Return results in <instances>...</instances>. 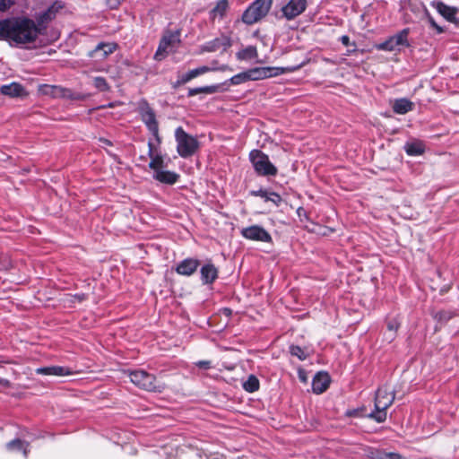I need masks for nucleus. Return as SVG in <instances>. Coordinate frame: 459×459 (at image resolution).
Here are the masks:
<instances>
[{"label": "nucleus", "instance_id": "obj_1", "mask_svg": "<svg viewBox=\"0 0 459 459\" xmlns=\"http://www.w3.org/2000/svg\"><path fill=\"white\" fill-rule=\"evenodd\" d=\"M39 34V28L29 18H11L0 21V40L16 45L32 43Z\"/></svg>", "mask_w": 459, "mask_h": 459}, {"label": "nucleus", "instance_id": "obj_2", "mask_svg": "<svg viewBox=\"0 0 459 459\" xmlns=\"http://www.w3.org/2000/svg\"><path fill=\"white\" fill-rule=\"evenodd\" d=\"M394 401V394L393 392H389L385 386L378 388L375 396V410L368 417L378 423L385 421L386 410L393 404Z\"/></svg>", "mask_w": 459, "mask_h": 459}, {"label": "nucleus", "instance_id": "obj_3", "mask_svg": "<svg viewBox=\"0 0 459 459\" xmlns=\"http://www.w3.org/2000/svg\"><path fill=\"white\" fill-rule=\"evenodd\" d=\"M130 381L137 387L148 392L161 393L165 389V384L157 381L156 377L143 369L128 372Z\"/></svg>", "mask_w": 459, "mask_h": 459}, {"label": "nucleus", "instance_id": "obj_4", "mask_svg": "<svg viewBox=\"0 0 459 459\" xmlns=\"http://www.w3.org/2000/svg\"><path fill=\"white\" fill-rule=\"evenodd\" d=\"M175 139L177 142V152L182 158L193 156L199 149L198 140L187 134L181 126L176 129Z\"/></svg>", "mask_w": 459, "mask_h": 459}, {"label": "nucleus", "instance_id": "obj_5", "mask_svg": "<svg viewBox=\"0 0 459 459\" xmlns=\"http://www.w3.org/2000/svg\"><path fill=\"white\" fill-rule=\"evenodd\" d=\"M273 0H255L243 13L242 22L251 25L264 18L272 7Z\"/></svg>", "mask_w": 459, "mask_h": 459}, {"label": "nucleus", "instance_id": "obj_6", "mask_svg": "<svg viewBox=\"0 0 459 459\" xmlns=\"http://www.w3.org/2000/svg\"><path fill=\"white\" fill-rule=\"evenodd\" d=\"M180 34V30L166 31L160 41L159 47L154 55V59L161 61L169 53L175 51L181 42Z\"/></svg>", "mask_w": 459, "mask_h": 459}, {"label": "nucleus", "instance_id": "obj_7", "mask_svg": "<svg viewBox=\"0 0 459 459\" xmlns=\"http://www.w3.org/2000/svg\"><path fill=\"white\" fill-rule=\"evenodd\" d=\"M306 62H302L299 65L286 67H255L248 70L249 79L250 81H258L278 76L283 74L293 73L304 66Z\"/></svg>", "mask_w": 459, "mask_h": 459}, {"label": "nucleus", "instance_id": "obj_8", "mask_svg": "<svg viewBox=\"0 0 459 459\" xmlns=\"http://www.w3.org/2000/svg\"><path fill=\"white\" fill-rule=\"evenodd\" d=\"M249 160L255 171L260 176H275L278 172L276 167L270 161L267 154L260 150H252Z\"/></svg>", "mask_w": 459, "mask_h": 459}, {"label": "nucleus", "instance_id": "obj_9", "mask_svg": "<svg viewBox=\"0 0 459 459\" xmlns=\"http://www.w3.org/2000/svg\"><path fill=\"white\" fill-rule=\"evenodd\" d=\"M138 112L141 116L142 121L144 123L148 130L154 136L158 143H160V137L159 134V124L156 119L154 110L150 107L146 100H141L138 104Z\"/></svg>", "mask_w": 459, "mask_h": 459}, {"label": "nucleus", "instance_id": "obj_10", "mask_svg": "<svg viewBox=\"0 0 459 459\" xmlns=\"http://www.w3.org/2000/svg\"><path fill=\"white\" fill-rule=\"evenodd\" d=\"M39 91L43 95L51 96L53 98H65L70 100H84L85 96L74 92L69 89L63 88L61 86H56V85H40L39 86Z\"/></svg>", "mask_w": 459, "mask_h": 459}, {"label": "nucleus", "instance_id": "obj_11", "mask_svg": "<svg viewBox=\"0 0 459 459\" xmlns=\"http://www.w3.org/2000/svg\"><path fill=\"white\" fill-rule=\"evenodd\" d=\"M231 47V39L229 36L221 34L200 47V53L205 52H225Z\"/></svg>", "mask_w": 459, "mask_h": 459}, {"label": "nucleus", "instance_id": "obj_12", "mask_svg": "<svg viewBox=\"0 0 459 459\" xmlns=\"http://www.w3.org/2000/svg\"><path fill=\"white\" fill-rule=\"evenodd\" d=\"M241 235L250 240L262 241V242H271L272 237L271 235L261 226L253 225L250 227H247L242 229Z\"/></svg>", "mask_w": 459, "mask_h": 459}, {"label": "nucleus", "instance_id": "obj_13", "mask_svg": "<svg viewBox=\"0 0 459 459\" xmlns=\"http://www.w3.org/2000/svg\"><path fill=\"white\" fill-rule=\"evenodd\" d=\"M307 7V0H290L282 8L281 12L287 20H292L301 14Z\"/></svg>", "mask_w": 459, "mask_h": 459}, {"label": "nucleus", "instance_id": "obj_14", "mask_svg": "<svg viewBox=\"0 0 459 459\" xmlns=\"http://www.w3.org/2000/svg\"><path fill=\"white\" fill-rule=\"evenodd\" d=\"M117 48L116 43H100L94 50L91 51V56L97 60H103L112 54Z\"/></svg>", "mask_w": 459, "mask_h": 459}, {"label": "nucleus", "instance_id": "obj_15", "mask_svg": "<svg viewBox=\"0 0 459 459\" xmlns=\"http://www.w3.org/2000/svg\"><path fill=\"white\" fill-rule=\"evenodd\" d=\"M330 377L326 372L317 373L312 381V389L316 394L324 393L329 386Z\"/></svg>", "mask_w": 459, "mask_h": 459}, {"label": "nucleus", "instance_id": "obj_16", "mask_svg": "<svg viewBox=\"0 0 459 459\" xmlns=\"http://www.w3.org/2000/svg\"><path fill=\"white\" fill-rule=\"evenodd\" d=\"M198 266L199 261L197 259L186 258L178 264L176 271L178 274L190 276L196 271Z\"/></svg>", "mask_w": 459, "mask_h": 459}, {"label": "nucleus", "instance_id": "obj_17", "mask_svg": "<svg viewBox=\"0 0 459 459\" xmlns=\"http://www.w3.org/2000/svg\"><path fill=\"white\" fill-rule=\"evenodd\" d=\"M436 10L441 14L446 20L450 22H456V15L458 13V8L449 6L443 2H437L433 4Z\"/></svg>", "mask_w": 459, "mask_h": 459}, {"label": "nucleus", "instance_id": "obj_18", "mask_svg": "<svg viewBox=\"0 0 459 459\" xmlns=\"http://www.w3.org/2000/svg\"><path fill=\"white\" fill-rule=\"evenodd\" d=\"M37 374L39 375H49V376H58L65 377L72 375V371L69 368L62 367V366H50V367H43L36 369Z\"/></svg>", "mask_w": 459, "mask_h": 459}, {"label": "nucleus", "instance_id": "obj_19", "mask_svg": "<svg viewBox=\"0 0 459 459\" xmlns=\"http://www.w3.org/2000/svg\"><path fill=\"white\" fill-rule=\"evenodd\" d=\"M0 92L12 98L22 97L26 94L23 86L18 82H12L10 84L2 85L0 88Z\"/></svg>", "mask_w": 459, "mask_h": 459}, {"label": "nucleus", "instance_id": "obj_20", "mask_svg": "<svg viewBox=\"0 0 459 459\" xmlns=\"http://www.w3.org/2000/svg\"><path fill=\"white\" fill-rule=\"evenodd\" d=\"M149 152L148 155L151 158V161L149 163V167L154 170V173L157 170L163 169L164 167V160L160 153L155 152L153 144L152 142L148 143Z\"/></svg>", "mask_w": 459, "mask_h": 459}, {"label": "nucleus", "instance_id": "obj_21", "mask_svg": "<svg viewBox=\"0 0 459 459\" xmlns=\"http://www.w3.org/2000/svg\"><path fill=\"white\" fill-rule=\"evenodd\" d=\"M153 177L158 181L169 185L175 184L179 178V176L177 173L169 170H164L163 169L157 170V172L154 173Z\"/></svg>", "mask_w": 459, "mask_h": 459}, {"label": "nucleus", "instance_id": "obj_22", "mask_svg": "<svg viewBox=\"0 0 459 459\" xmlns=\"http://www.w3.org/2000/svg\"><path fill=\"white\" fill-rule=\"evenodd\" d=\"M413 108V102L405 98L397 99L393 104L394 112L400 115L408 113L409 111L412 110Z\"/></svg>", "mask_w": 459, "mask_h": 459}, {"label": "nucleus", "instance_id": "obj_23", "mask_svg": "<svg viewBox=\"0 0 459 459\" xmlns=\"http://www.w3.org/2000/svg\"><path fill=\"white\" fill-rule=\"evenodd\" d=\"M218 276L216 267L212 264H207L201 268V277L204 283H212Z\"/></svg>", "mask_w": 459, "mask_h": 459}, {"label": "nucleus", "instance_id": "obj_24", "mask_svg": "<svg viewBox=\"0 0 459 459\" xmlns=\"http://www.w3.org/2000/svg\"><path fill=\"white\" fill-rule=\"evenodd\" d=\"M251 195H255V196H260V197L264 198L266 202H272L276 206H279L281 204V203L282 202V199L280 195H278L277 193H274V192H268L264 189H259L257 191H252Z\"/></svg>", "mask_w": 459, "mask_h": 459}, {"label": "nucleus", "instance_id": "obj_25", "mask_svg": "<svg viewBox=\"0 0 459 459\" xmlns=\"http://www.w3.org/2000/svg\"><path fill=\"white\" fill-rule=\"evenodd\" d=\"M228 7V0H220L219 2H217L216 5L210 11V19L212 21H214L217 18L222 19L226 14Z\"/></svg>", "mask_w": 459, "mask_h": 459}, {"label": "nucleus", "instance_id": "obj_26", "mask_svg": "<svg viewBox=\"0 0 459 459\" xmlns=\"http://www.w3.org/2000/svg\"><path fill=\"white\" fill-rule=\"evenodd\" d=\"M258 56L257 49L255 46H248L236 53V57L240 61H248Z\"/></svg>", "mask_w": 459, "mask_h": 459}, {"label": "nucleus", "instance_id": "obj_27", "mask_svg": "<svg viewBox=\"0 0 459 459\" xmlns=\"http://www.w3.org/2000/svg\"><path fill=\"white\" fill-rule=\"evenodd\" d=\"M405 152L410 156L421 155L425 151V146L421 142L407 143L404 146Z\"/></svg>", "mask_w": 459, "mask_h": 459}, {"label": "nucleus", "instance_id": "obj_28", "mask_svg": "<svg viewBox=\"0 0 459 459\" xmlns=\"http://www.w3.org/2000/svg\"><path fill=\"white\" fill-rule=\"evenodd\" d=\"M370 457L372 459H402L403 456L394 452H385L384 450L376 449L371 452Z\"/></svg>", "mask_w": 459, "mask_h": 459}, {"label": "nucleus", "instance_id": "obj_29", "mask_svg": "<svg viewBox=\"0 0 459 459\" xmlns=\"http://www.w3.org/2000/svg\"><path fill=\"white\" fill-rule=\"evenodd\" d=\"M400 327V323L396 318H392L387 321V333L386 339L389 340V342L393 341L396 335L397 330Z\"/></svg>", "mask_w": 459, "mask_h": 459}, {"label": "nucleus", "instance_id": "obj_30", "mask_svg": "<svg viewBox=\"0 0 459 459\" xmlns=\"http://www.w3.org/2000/svg\"><path fill=\"white\" fill-rule=\"evenodd\" d=\"M243 388L249 393L255 392L259 389V380L255 376L250 375L243 383Z\"/></svg>", "mask_w": 459, "mask_h": 459}, {"label": "nucleus", "instance_id": "obj_31", "mask_svg": "<svg viewBox=\"0 0 459 459\" xmlns=\"http://www.w3.org/2000/svg\"><path fill=\"white\" fill-rule=\"evenodd\" d=\"M36 26L39 28V33H41L42 30L47 28V24L50 22L53 18L46 11H44L36 17Z\"/></svg>", "mask_w": 459, "mask_h": 459}, {"label": "nucleus", "instance_id": "obj_32", "mask_svg": "<svg viewBox=\"0 0 459 459\" xmlns=\"http://www.w3.org/2000/svg\"><path fill=\"white\" fill-rule=\"evenodd\" d=\"M408 34L409 30L404 29L398 32L397 34L392 36L393 39L394 40L395 44L399 48L400 46H409L408 43Z\"/></svg>", "mask_w": 459, "mask_h": 459}, {"label": "nucleus", "instance_id": "obj_33", "mask_svg": "<svg viewBox=\"0 0 459 459\" xmlns=\"http://www.w3.org/2000/svg\"><path fill=\"white\" fill-rule=\"evenodd\" d=\"M27 447L28 444L21 439H14L7 444V448L9 450L22 451L25 456L27 455Z\"/></svg>", "mask_w": 459, "mask_h": 459}, {"label": "nucleus", "instance_id": "obj_34", "mask_svg": "<svg viewBox=\"0 0 459 459\" xmlns=\"http://www.w3.org/2000/svg\"><path fill=\"white\" fill-rule=\"evenodd\" d=\"M230 81V83L233 85H238L247 81H250L248 70L233 75Z\"/></svg>", "mask_w": 459, "mask_h": 459}, {"label": "nucleus", "instance_id": "obj_35", "mask_svg": "<svg viewBox=\"0 0 459 459\" xmlns=\"http://www.w3.org/2000/svg\"><path fill=\"white\" fill-rule=\"evenodd\" d=\"M93 84L100 91H108L110 89L108 83L107 82V81L104 77H100V76L94 77Z\"/></svg>", "mask_w": 459, "mask_h": 459}, {"label": "nucleus", "instance_id": "obj_36", "mask_svg": "<svg viewBox=\"0 0 459 459\" xmlns=\"http://www.w3.org/2000/svg\"><path fill=\"white\" fill-rule=\"evenodd\" d=\"M398 47L392 37L377 46V49L385 51H394Z\"/></svg>", "mask_w": 459, "mask_h": 459}, {"label": "nucleus", "instance_id": "obj_37", "mask_svg": "<svg viewBox=\"0 0 459 459\" xmlns=\"http://www.w3.org/2000/svg\"><path fill=\"white\" fill-rule=\"evenodd\" d=\"M214 91V87L205 86L199 88H192L188 90V96L192 97L199 93H212Z\"/></svg>", "mask_w": 459, "mask_h": 459}, {"label": "nucleus", "instance_id": "obj_38", "mask_svg": "<svg viewBox=\"0 0 459 459\" xmlns=\"http://www.w3.org/2000/svg\"><path fill=\"white\" fill-rule=\"evenodd\" d=\"M64 7V4L60 1L54 2L46 12L54 19L56 13Z\"/></svg>", "mask_w": 459, "mask_h": 459}, {"label": "nucleus", "instance_id": "obj_39", "mask_svg": "<svg viewBox=\"0 0 459 459\" xmlns=\"http://www.w3.org/2000/svg\"><path fill=\"white\" fill-rule=\"evenodd\" d=\"M197 77L195 69L190 70L186 74H183L177 82V85L185 84L191 81L192 79Z\"/></svg>", "mask_w": 459, "mask_h": 459}, {"label": "nucleus", "instance_id": "obj_40", "mask_svg": "<svg viewBox=\"0 0 459 459\" xmlns=\"http://www.w3.org/2000/svg\"><path fill=\"white\" fill-rule=\"evenodd\" d=\"M290 352L292 356L298 357L300 360H304L307 358V355L302 348L297 345H291L290 347Z\"/></svg>", "mask_w": 459, "mask_h": 459}, {"label": "nucleus", "instance_id": "obj_41", "mask_svg": "<svg viewBox=\"0 0 459 459\" xmlns=\"http://www.w3.org/2000/svg\"><path fill=\"white\" fill-rule=\"evenodd\" d=\"M14 3L15 0H0V12L9 9Z\"/></svg>", "mask_w": 459, "mask_h": 459}, {"label": "nucleus", "instance_id": "obj_42", "mask_svg": "<svg viewBox=\"0 0 459 459\" xmlns=\"http://www.w3.org/2000/svg\"><path fill=\"white\" fill-rule=\"evenodd\" d=\"M212 70V69L208 67V66H200V67L195 69L197 76H199L201 74H205L207 72H210Z\"/></svg>", "mask_w": 459, "mask_h": 459}, {"label": "nucleus", "instance_id": "obj_43", "mask_svg": "<svg viewBox=\"0 0 459 459\" xmlns=\"http://www.w3.org/2000/svg\"><path fill=\"white\" fill-rule=\"evenodd\" d=\"M196 366L200 368L208 369L211 368V361L210 360H200L196 362Z\"/></svg>", "mask_w": 459, "mask_h": 459}, {"label": "nucleus", "instance_id": "obj_44", "mask_svg": "<svg viewBox=\"0 0 459 459\" xmlns=\"http://www.w3.org/2000/svg\"><path fill=\"white\" fill-rule=\"evenodd\" d=\"M341 42L344 45V46H350L351 45V42H350V38L349 36L347 35H343L341 37Z\"/></svg>", "mask_w": 459, "mask_h": 459}, {"label": "nucleus", "instance_id": "obj_45", "mask_svg": "<svg viewBox=\"0 0 459 459\" xmlns=\"http://www.w3.org/2000/svg\"><path fill=\"white\" fill-rule=\"evenodd\" d=\"M123 1L124 0H108V3L110 7L115 8Z\"/></svg>", "mask_w": 459, "mask_h": 459}, {"label": "nucleus", "instance_id": "obj_46", "mask_svg": "<svg viewBox=\"0 0 459 459\" xmlns=\"http://www.w3.org/2000/svg\"><path fill=\"white\" fill-rule=\"evenodd\" d=\"M429 22H430L431 26L434 27L437 30L438 33L443 32V29L441 27H439L433 19H429Z\"/></svg>", "mask_w": 459, "mask_h": 459}, {"label": "nucleus", "instance_id": "obj_47", "mask_svg": "<svg viewBox=\"0 0 459 459\" xmlns=\"http://www.w3.org/2000/svg\"><path fill=\"white\" fill-rule=\"evenodd\" d=\"M0 385L4 386V387H10L11 386V382L9 380H7V379L0 377Z\"/></svg>", "mask_w": 459, "mask_h": 459}, {"label": "nucleus", "instance_id": "obj_48", "mask_svg": "<svg viewBox=\"0 0 459 459\" xmlns=\"http://www.w3.org/2000/svg\"><path fill=\"white\" fill-rule=\"evenodd\" d=\"M75 299H77L79 301H82L85 299V295L84 294H77L74 296Z\"/></svg>", "mask_w": 459, "mask_h": 459}, {"label": "nucleus", "instance_id": "obj_49", "mask_svg": "<svg viewBox=\"0 0 459 459\" xmlns=\"http://www.w3.org/2000/svg\"><path fill=\"white\" fill-rule=\"evenodd\" d=\"M355 50H356L355 48H354V49H349V50H347L346 55H347V56H349V55H351L352 52H354Z\"/></svg>", "mask_w": 459, "mask_h": 459}, {"label": "nucleus", "instance_id": "obj_50", "mask_svg": "<svg viewBox=\"0 0 459 459\" xmlns=\"http://www.w3.org/2000/svg\"><path fill=\"white\" fill-rule=\"evenodd\" d=\"M226 67H227V66H225V65H224V66H222L221 68H220V70H222V71H223V70H225V69H226Z\"/></svg>", "mask_w": 459, "mask_h": 459}, {"label": "nucleus", "instance_id": "obj_51", "mask_svg": "<svg viewBox=\"0 0 459 459\" xmlns=\"http://www.w3.org/2000/svg\"><path fill=\"white\" fill-rule=\"evenodd\" d=\"M104 142L108 144H110V142L108 140H105Z\"/></svg>", "mask_w": 459, "mask_h": 459}]
</instances>
